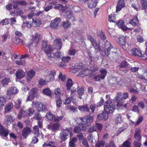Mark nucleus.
I'll return each mask as SVG.
<instances>
[{"mask_svg":"<svg viewBox=\"0 0 147 147\" xmlns=\"http://www.w3.org/2000/svg\"><path fill=\"white\" fill-rule=\"evenodd\" d=\"M62 47L61 40L60 38H57L54 41L53 47L50 45H47V42L42 41L41 49L46 53L48 59H53L59 60L62 57L61 52L58 51L54 53L52 52L54 49L57 50H60Z\"/></svg>","mask_w":147,"mask_h":147,"instance_id":"nucleus-1","label":"nucleus"},{"mask_svg":"<svg viewBox=\"0 0 147 147\" xmlns=\"http://www.w3.org/2000/svg\"><path fill=\"white\" fill-rule=\"evenodd\" d=\"M78 126L74 127V131L76 133H79L82 130H83L86 127L88 126L90 122L89 121L90 120H81Z\"/></svg>","mask_w":147,"mask_h":147,"instance_id":"nucleus-2","label":"nucleus"},{"mask_svg":"<svg viewBox=\"0 0 147 147\" xmlns=\"http://www.w3.org/2000/svg\"><path fill=\"white\" fill-rule=\"evenodd\" d=\"M115 109V106L113 105L111 100H107L105 103L104 110L108 114L113 113Z\"/></svg>","mask_w":147,"mask_h":147,"instance_id":"nucleus-3","label":"nucleus"},{"mask_svg":"<svg viewBox=\"0 0 147 147\" xmlns=\"http://www.w3.org/2000/svg\"><path fill=\"white\" fill-rule=\"evenodd\" d=\"M34 112V110L31 108H29L28 110L24 111L22 109H21L18 114V118L19 119H21L22 117L23 116L22 115L23 114L24 116H32L33 115Z\"/></svg>","mask_w":147,"mask_h":147,"instance_id":"nucleus-4","label":"nucleus"},{"mask_svg":"<svg viewBox=\"0 0 147 147\" xmlns=\"http://www.w3.org/2000/svg\"><path fill=\"white\" fill-rule=\"evenodd\" d=\"M40 39V34L39 33H36L34 35H33L32 36L31 39L32 42L30 44V46H37L39 43Z\"/></svg>","mask_w":147,"mask_h":147,"instance_id":"nucleus-5","label":"nucleus"},{"mask_svg":"<svg viewBox=\"0 0 147 147\" xmlns=\"http://www.w3.org/2000/svg\"><path fill=\"white\" fill-rule=\"evenodd\" d=\"M61 22L60 18L57 17L51 21L50 24V27L55 29H58L61 25Z\"/></svg>","mask_w":147,"mask_h":147,"instance_id":"nucleus-6","label":"nucleus"},{"mask_svg":"<svg viewBox=\"0 0 147 147\" xmlns=\"http://www.w3.org/2000/svg\"><path fill=\"white\" fill-rule=\"evenodd\" d=\"M32 105L33 107L37 109L38 111L45 112L46 109L45 105L40 102L36 101L32 102Z\"/></svg>","mask_w":147,"mask_h":147,"instance_id":"nucleus-7","label":"nucleus"},{"mask_svg":"<svg viewBox=\"0 0 147 147\" xmlns=\"http://www.w3.org/2000/svg\"><path fill=\"white\" fill-rule=\"evenodd\" d=\"M131 55L134 56L141 57L143 59V53L139 49L133 48L130 50Z\"/></svg>","mask_w":147,"mask_h":147,"instance_id":"nucleus-8","label":"nucleus"},{"mask_svg":"<svg viewBox=\"0 0 147 147\" xmlns=\"http://www.w3.org/2000/svg\"><path fill=\"white\" fill-rule=\"evenodd\" d=\"M55 121L56 122V121ZM56 122V123L52 125L50 124L48 125V128L50 130H51L53 131H55L58 130L60 126V123L58 121H57Z\"/></svg>","mask_w":147,"mask_h":147,"instance_id":"nucleus-9","label":"nucleus"},{"mask_svg":"<svg viewBox=\"0 0 147 147\" xmlns=\"http://www.w3.org/2000/svg\"><path fill=\"white\" fill-rule=\"evenodd\" d=\"M116 24L118 26L121 28L123 30L126 31L127 30H129L130 28H127L125 25L124 22L122 20H119L118 21H116L115 22Z\"/></svg>","mask_w":147,"mask_h":147,"instance_id":"nucleus-10","label":"nucleus"},{"mask_svg":"<svg viewBox=\"0 0 147 147\" xmlns=\"http://www.w3.org/2000/svg\"><path fill=\"white\" fill-rule=\"evenodd\" d=\"M69 131L65 130L61 131L59 136V138L61 141H64L67 139L69 133Z\"/></svg>","mask_w":147,"mask_h":147,"instance_id":"nucleus-11","label":"nucleus"},{"mask_svg":"<svg viewBox=\"0 0 147 147\" xmlns=\"http://www.w3.org/2000/svg\"><path fill=\"white\" fill-rule=\"evenodd\" d=\"M105 55L109 58H113L116 56L117 54L115 52H112V53H110V51L111 49H112L105 48Z\"/></svg>","mask_w":147,"mask_h":147,"instance_id":"nucleus-12","label":"nucleus"},{"mask_svg":"<svg viewBox=\"0 0 147 147\" xmlns=\"http://www.w3.org/2000/svg\"><path fill=\"white\" fill-rule=\"evenodd\" d=\"M31 130L30 128L28 127H24L22 131V134L24 139H26L31 132Z\"/></svg>","mask_w":147,"mask_h":147,"instance_id":"nucleus-13","label":"nucleus"},{"mask_svg":"<svg viewBox=\"0 0 147 147\" xmlns=\"http://www.w3.org/2000/svg\"><path fill=\"white\" fill-rule=\"evenodd\" d=\"M98 68L97 66H93L90 67L89 70V77H91L93 75H96L98 72Z\"/></svg>","mask_w":147,"mask_h":147,"instance_id":"nucleus-14","label":"nucleus"},{"mask_svg":"<svg viewBox=\"0 0 147 147\" xmlns=\"http://www.w3.org/2000/svg\"><path fill=\"white\" fill-rule=\"evenodd\" d=\"M126 38L125 37L123 36H120L117 42L119 44L122 46V48L125 50V44L126 43Z\"/></svg>","mask_w":147,"mask_h":147,"instance_id":"nucleus-15","label":"nucleus"},{"mask_svg":"<svg viewBox=\"0 0 147 147\" xmlns=\"http://www.w3.org/2000/svg\"><path fill=\"white\" fill-rule=\"evenodd\" d=\"M45 117L46 119H62L63 117V116H61L59 117L57 119H56L55 115L51 112L47 113Z\"/></svg>","mask_w":147,"mask_h":147,"instance_id":"nucleus-16","label":"nucleus"},{"mask_svg":"<svg viewBox=\"0 0 147 147\" xmlns=\"http://www.w3.org/2000/svg\"><path fill=\"white\" fill-rule=\"evenodd\" d=\"M125 5L124 1L123 0H119L116 7V12L117 13L120 11L123 7H125Z\"/></svg>","mask_w":147,"mask_h":147,"instance_id":"nucleus-17","label":"nucleus"},{"mask_svg":"<svg viewBox=\"0 0 147 147\" xmlns=\"http://www.w3.org/2000/svg\"><path fill=\"white\" fill-rule=\"evenodd\" d=\"M35 72L33 69H31L27 73V81L28 82L33 78L35 76Z\"/></svg>","mask_w":147,"mask_h":147,"instance_id":"nucleus-18","label":"nucleus"},{"mask_svg":"<svg viewBox=\"0 0 147 147\" xmlns=\"http://www.w3.org/2000/svg\"><path fill=\"white\" fill-rule=\"evenodd\" d=\"M18 91L15 87H11L9 89L7 92V95H14L18 93Z\"/></svg>","mask_w":147,"mask_h":147,"instance_id":"nucleus-19","label":"nucleus"},{"mask_svg":"<svg viewBox=\"0 0 147 147\" xmlns=\"http://www.w3.org/2000/svg\"><path fill=\"white\" fill-rule=\"evenodd\" d=\"M129 24L133 26H138L140 25L139 21L137 16H134L129 22Z\"/></svg>","mask_w":147,"mask_h":147,"instance_id":"nucleus-20","label":"nucleus"},{"mask_svg":"<svg viewBox=\"0 0 147 147\" xmlns=\"http://www.w3.org/2000/svg\"><path fill=\"white\" fill-rule=\"evenodd\" d=\"M16 78L18 79L23 78L25 76V73L22 70H18L16 73Z\"/></svg>","mask_w":147,"mask_h":147,"instance_id":"nucleus-21","label":"nucleus"},{"mask_svg":"<svg viewBox=\"0 0 147 147\" xmlns=\"http://www.w3.org/2000/svg\"><path fill=\"white\" fill-rule=\"evenodd\" d=\"M97 117L98 119H107L108 117V114L106 112H102L98 114Z\"/></svg>","mask_w":147,"mask_h":147,"instance_id":"nucleus-22","label":"nucleus"},{"mask_svg":"<svg viewBox=\"0 0 147 147\" xmlns=\"http://www.w3.org/2000/svg\"><path fill=\"white\" fill-rule=\"evenodd\" d=\"M73 85V81L71 79H68L66 82V87L67 91L71 89V87Z\"/></svg>","mask_w":147,"mask_h":147,"instance_id":"nucleus-23","label":"nucleus"},{"mask_svg":"<svg viewBox=\"0 0 147 147\" xmlns=\"http://www.w3.org/2000/svg\"><path fill=\"white\" fill-rule=\"evenodd\" d=\"M140 129L139 128L136 129L135 130L134 134L135 139L137 141H139L141 139V136L140 135Z\"/></svg>","mask_w":147,"mask_h":147,"instance_id":"nucleus-24","label":"nucleus"},{"mask_svg":"<svg viewBox=\"0 0 147 147\" xmlns=\"http://www.w3.org/2000/svg\"><path fill=\"white\" fill-rule=\"evenodd\" d=\"M56 75V71L53 70H51L49 73L48 75L49 78V81H53L54 80V76Z\"/></svg>","mask_w":147,"mask_h":147,"instance_id":"nucleus-25","label":"nucleus"},{"mask_svg":"<svg viewBox=\"0 0 147 147\" xmlns=\"http://www.w3.org/2000/svg\"><path fill=\"white\" fill-rule=\"evenodd\" d=\"M89 70L87 69L86 70H83L79 72L77 75V76L83 77L85 76H86L89 75Z\"/></svg>","mask_w":147,"mask_h":147,"instance_id":"nucleus-26","label":"nucleus"},{"mask_svg":"<svg viewBox=\"0 0 147 147\" xmlns=\"http://www.w3.org/2000/svg\"><path fill=\"white\" fill-rule=\"evenodd\" d=\"M9 132V131L5 127L0 130V135L5 137H7Z\"/></svg>","mask_w":147,"mask_h":147,"instance_id":"nucleus-27","label":"nucleus"},{"mask_svg":"<svg viewBox=\"0 0 147 147\" xmlns=\"http://www.w3.org/2000/svg\"><path fill=\"white\" fill-rule=\"evenodd\" d=\"M78 109L82 112H89L90 111L89 109L86 105L79 106Z\"/></svg>","mask_w":147,"mask_h":147,"instance_id":"nucleus-28","label":"nucleus"},{"mask_svg":"<svg viewBox=\"0 0 147 147\" xmlns=\"http://www.w3.org/2000/svg\"><path fill=\"white\" fill-rule=\"evenodd\" d=\"M78 139L75 137L70 139L69 142V146L71 147H76L75 143L76 142Z\"/></svg>","mask_w":147,"mask_h":147,"instance_id":"nucleus-29","label":"nucleus"},{"mask_svg":"<svg viewBox=\"0 0 147 147\" xmlns=\"http://www.w3.org/2000/svg\"><path fill=\"white\" fill-rule=\"evenodd\" d=\"M12 41L15 44H18L20 43H21L22 44L25 45L24 43V41L20 38L14 37L12 39Z\"/></svg>","mask_w":147,"mask_h":147,"instance_id":"nucleus-30","label":"nucleus"},{"mask_svg":"<svg viewBox=\"0 0 147 147\" xmlns=\"http://www.w3.org/2000/svg\"><path fill=\"white\" fill-rule=\"evenodd\" d=\"M70 97L71 99H74L76 98L77 96V91L76 89L71 88V90Z\"/></svg>","mask_w":147,"mask_h":147,"instance_id":"nucleus-31","label":"nucleus"},{"mask_svg":"<svg viewBox=\"0 0 147 147\" xmlns=\"http://www.w3.org/2000/svg\"><path fill=\"white\" fill-rule=\"evenodd\" d=\"M117 96L114 99L115 101H121L123 100V97L122 96V93L119 92L117 93Z\"/></svg>","mask_w":147,"mask_h":147,"instance_id":"nucleus-32","label":"nucleus"},{"mask_svg":"<svg viewBox=\"0 0 147 147\" xmlns=\"http://www.w3.org/2000/svg\"><path fill=\"white\" fill-rule=\"evenodd\" d=\"M41 24V22L38 19H35L34 20L32 19V24L34 27L39 26Z\"/></svg>","mask_w":147,"mask_h":147,"instance_id":"nucleus-33","label":"nucleus"},{"mask_svg":"<svg viewBox=\"0 0 147 147\" xmlns=\"http://www.w3.org/2000/svg\"><path fill=\"white\" fill-rule=\"evenodd\" d=\"M62 25L65 29H67L71 26V24L70 22L68 20L65 21H63Z\"/></svg>","mask_w":147,"mask_h":147,"instance_id":"nucleus-34","label":"nucleus"},{"mask_svg":"<svg viewBox=\"0 0 147 147\" xmlns=\"http://www.w3.org/2000/svg\"><path fill=\"white\" fill-rule=\"evenodd\" d=\"M91 43L95 49L99 51H101V48L100 45V44H98L95 40Z\"/></svg>","mask_w":147,"mask_h":147,"instance_id":"nucleus-35","label":"nucleus"},{"mask_svg":"<svg viewBox=\"0 0 147 147\" xmlns=\"http://www.w3.org/2000/svg\"><path fill=\"white\" fill-rule=\"evenodd\" d=\"M31 94H32L35 97L38 98L39 97L38 94V89L36 88H32L30 90Z\"/></svg>","mask_w":147,"mask_h":147,"instance_id":"nucleus-36","label":"nucleus"},{"mask_svg":"<svg viewBox=\"0 0 147 147\" xmlns=\"http://www.w3.org/2000/svg\"><path fill=\"white\" fill-rule=\"evenodd\" d=\"M85 89L83 87L80 88L79 86L78 87V90L77 93L79 96H82L84 94Z\"/></svg>","mask_w":147,"mask_h":147,"instance_id":"nucleus-37","label":"nucleus"},{"mask_svg":"<svg viewBox=\"0 0 147 147\" xmlns=\"http://www.w3.org/2000/svg\"><path fill=\"white\" fill-rule=\"evenodd\" d=\"M10 82L11 80L10 79L7 78H5L1 81V83L3 86H4L5 85L7 84Z\"/></svg>","mask_w":147,"mask_h":147,"instance_id":"nucleus-38","label":"nucleus"},{"mask_svg":"<svg viewBox=\"0 0 147 147\" xmlns=\"http://www.w3.org/2000/svg\"><path fill=\"white\" fill-rule=\"evenodd\" d=\"M13 107V104L12 103L7 104L5 108V112L7 113Z\"/></svg>","mask_w":147,"mask_h":147,"instance_id":"nucleus-39","label":"nucleus"},{"mask_svg":"<svg viewBox=\"0 0 147 147\" xmlns=\"http://www.w3.org/2000/svg\"><path fill=\"white\" fill-rule=\"evenodd\" d=\"M140 3L142 9H147V0H140Z\"/></svg>","mask_w":147,"mask_h":147,"instance_id":"nucleus-40","label":"nucleus"},{"mask_svg":"<svg viewBox=\"0 0 147 147\" xmlns=\"http://www.w3.org/2000/svg\"><path fill=\"white\" fill-rule=\"evenodd\" d=\"M77 52V51L76 49H71L68 50L67 54L69 55L74 56Z\"/></svg>","mask_w":147,"mask_h":147,"instance_id":"nucleus-41","label":"nucleus"},{"mask_svg":"<svg viewBox=\"0 0 147 147\" xmlns=\"http://www.w3.org/2000/svg\"><path fill=\"white\" fill-rule=\"evenodd\" d=\"M43 93L44 94L50 96L51 95V90L49 88H47L44 89L42 90Z\"/></svg>","mask_w":147,"mask_h":147,"instance_id":"nucleus-42","label":"nucleus"},{"mask_svg":"<svg viewBox=\"0 0 147 147\" xmlns=\"http://www.w3.org/2000/svg\"><path fill=\"white\" fill-rule=\"evenodd\" d=\"M22 99L21 98H18L15 102V107L16 109H18L20 106L21 104L22 103Z\"/></svg>","mask_w":147,"mask_h":147,"instance_id":"nucleus-43","label":"nucleus"},{"mask_svg":"<svg viewBox=\"0 0 147 147\" xmlns=\"http://www.w3.org/2000/svg\"><path fill=\"white\" fill-rule=\"evenodd\" d=\"M6 98L2 96H0V107H3L5 105Z\"/></svg>","mask_w":147,"mask_h":147,"instance_id":"nucleus-44","label":"nucleus"},{"mask_svg":"<svg viewBox=\"0 0 147 147\" xmlns=\"http://www.w3.org/2000/svg\"><path fill=\"white\" fill-rule=\"evenodd\" d=\"M66 15L69 16V17H68L69 19L71 20L72 22H74L76 21V19L75 18V17L73 16H72L71 15L70 16V14L71 13V12L70 11H67L66 13Z\"/></svg>","mask_w":147,"mask_h":147,"instance_id":"nucleus-45","label":"nucleus"},{"mask_svg":"<svg viewBox=\"0 0 147 147\" xmlns=\"http://www.w3.org/2000/svg\"><path fill=\"white\" fill-rule=\"evenodd\" d=\"M115 20L114 14H111L109 16V22L115 23L116 22L115 21Z\"/></svg>","mask_w":147,"mask_h":147,"instance_id":"nucleus-46","label":"nucleus"},{"mask_svg":"<svg viewBox=\"0 0 147 147\" xmlns=\"http://www.w3.org/2000/svg\"><path fill=\"white\" fill-rule=\"evenodd\" d=\"M33 118L34 119H41L42 117L39 112H37L35 114Z\"/></svg>","mask_w":147,"mask_h":147,"instance_id":"nucleus-47","label":"nucleus"},{"mask_svg":"<svg viewBox=\"0 0 147 147\" xmlns=\"http://www.w3.org/2000/svg\"><path fill=\"white\" fill-rule=\"evenodd\" d=\"M105 48L112 49H115L114 47L112 46L111 44L109 42L107 41L105 43Z\"/></svg>","mask_w":147,"mask_h":147,"instance_id":"nucleus-48","label":"nucleus"},{"mask_svg":"<svg viewBox=\"0 0 147 147\" xmlns=\"http://www.w3.org/2000/svg\"><path fill=\"white\" fill-rule=\"evenodd\" d=\"M54 93L56 95V97H58L61 95V91L59 88H57L54 90Z\"/></svg>","mask_w":147,"mask_h":147,"instance_id":"nucleus-49","label":"nucleus"},{"mask_svg":"<svg viewBox=\"0 0 147 147\" xmlns=\"http://www.w3.org/2000/svg\"><path fill=\"white\" fill-rule=\"evenodd\" d=\"M91 1L92 2H94L92 3H90L89 4L88 7L90 8H92L96 7L97 2V0H91Z\"/></svg>","mask_w":147,"mask_h":147,"instance_id":"nucleus-50","label":"nucleus"},{"mask_svg":"<svg viewBox=\"0 0 147 147\" xmlns=\"http://www.w3.org/2000/svg\"><path fill=\"white\" fill-rule=\"evenodd\" d=\"M15 3L23 6H25L27 4V3L26 1H24L21 0L17 1L15 2Z\"/></svg>","mask_w":147,"mask_h":147,"instance_id":"nucleus-51","label":"nucleus"},{"mask_svg":"<svg viewBox=\"0 0 147 147\" xmlns=\"http://www.w3.org/2000/svg\"><path fill=\"white\" fill-rule=\"evenodd\" d=\"M131 6L137 11H138L140 8V6L137 2L133 3L131 5Z\"/></svg>","mask_w":147,"mask_h":147,"instance_id":"nucleus-52","label":"nucleus"},{"mask_svg":"<svg viewBox=\"0 0 147 147\" xmlns=\"http://www.w3.org/2000/svg\"><path fill=\"white\" fill-rule=\"evenodd\" d=\"M33 129L34 130V134L35 135H37V137H39V129L37 126L36 125H35L33 127Z\"/></svg>","mask_w":147,"mask_h":147,"instance_id":"nucleus-53","label":"nucleus"},{"mask_svg":"<svg viewBox=\"0 0 147 147\" xmlns=\"http://www.w3.org/2000/svg\"><path fill=\"white\" fill-rule=\"evenodd\" d=\"M128 64L127 61H123L119 64V66L120 68H124L127 66Z\"/></svg>","mask_w":147,"mask_h":147,"instance_id":"nucleus-54","label":"nucleus"},{"mask_svg":"<svg viewBox=\"0 0 147 147\" xmlns=\"http://www.w3.org/2000/svg\"><path fill=\"white\" fill-rule=\"evenodd\" d=\"M105 142L103 141H101L98 143H97L95 144L96 147H104L105 144Z\"/></svg>","mask_w":147,"mask_h":147,"instance_id":"nucleus-55","label":"nucleus"},{"mask_svg":"<svg viewBox=\"0 0 147 147\" xmlns=\"http://www.w3.org/2000/svg\"><path fill=\"white\" fill-rule=\"evenodd\" d=\"M61 59V60L64 61L65 63H68L69 61L71 60V57L69 56L66 57H63L59 60V61ZM59 61V60H57Z\"/></svg>","mask_w":147,"mask_h":147,"instance_id":"nucleus-56","label":"nucleus"},{"mask_svg":"<svg viewBox=\"0 0 147 147\" xmlns=\"http://www.w3.org/2000/svg\"><path fill=\"white\" fill-rule=\"evenodd\" d=\"M24 25L29 28H30L33 26L32 23H31V22L28 21H26L25 22L24 24Z\"/></svg>","mask_w":147,"mask_h":147,"instance_id":"nucleus-57","label":"nucleus"},{"mask_svg":"<svg viewBox=\"0 0 147 147\" xmlns=\"http://www.w3.org/2000/svg\"><path fill=\"white\" fill-rule=\"evenodd\" d=\"M59 80L62 81L63 82L64 81L66 78L65 75L61 73H60V74L59 76Z\"/></svg>","mask_w":147,"mask_h":147,"instance_id":"nucleus-58","label":"nucleus"},{"mask_svg":"<svg viewBox=\"0 0 147 147\" xmlns=\"http://www.w3.org/2000/svg\"><path fill=\"white\" fill-rule=\"evenodd\" d=\"M38 83L40 85L43 86L46 84V82L45 80H43L42 79L40 78L39 80Z\"/></svg>","mask_w":147,"mask_h":147,"instance_id":"nucleus-59","label":"nucleus"},{"mask_svg":"<svg viewBox=\"0 0 147 147\" xmlns=\"http://www.w3.org/2000/svg\"><path fill=\"white\" fill-rule=\"evenodd\" d=\"M130 142L128 140L123 142L122 145V147H130Z\"/></svg>","mask_w":147,"mask_h":147,"instance_id":"nucleus-60","label":"nucleus"},{"mask_svg":"<svg viewBox=\"0 0 147 147\" xmlns=\"http://www.w3.org/2000/svg\"><path fill=\"white\" fill-rule=\"evenodd\" d=\"M62 102L61 99L59 98H58L56 101L57 106L58 108H60L61 106Z\"/></svg>","mask_w":147,"mask_h":147,"instance_id":"nucleus-61","label":"nucleus"},{"mask_svg":"<svg viewBox=\"0 0 147 147\" xmlns=\"http://www.w3.org/2000/svg\"><path fill=\"white\" fill-rule=\"evenodd\" d=\"M97 128V129L99 131H100L102 130V127L103 125L102 124L96 123L95 124V126Z\"/></svg>","mask_w":147,"mask_h":147,"instance_id":"nucleus-62","label":"nucleus"},{"mask_svg":"<svg viewBox=\"0 0 147 147\" xmlns=\"http://www.w3.org/2000/svg\"><path fill=\"white\" fill-rule=\"evenodd\" d=\"M38 137H37V135H35V136L32 138V142L34 144L37 143L38 142Z\"/></svg>","mask_w":147,"mask_h":147,"instance_id":"nucleus-63","label":"nucleus"},{"mask_svg":"<svg viewBox=\"0 0 147 147\" xmlns=\"http://www.w3.org/2000/svg\"><path fill=\"white\" fill-rule=\"evenodd\" d=\"M82 145L86 147H89L87 140L86 139H83L82 142Z\"/></svg>","mask_w":147,"mask_h":147,"instance_id":"nucleus-64","label":"nucleus"}]
</instances>
